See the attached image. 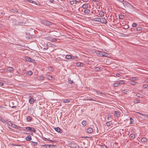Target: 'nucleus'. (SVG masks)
Segmentation results:
<instances>
[{"label":"nucleus","mask_w":148,"mask_h":148,"mask_svg":"<svg viewBox=\"0 0 148 148\" xmlns=\"http://www.w3.org/2000/svg\"><path fill=\"white\" fill-rule=\"evenodd\" d=\"M122 92L125 94H127L128 92L126 90H123L122 91Z\"/></svg>","instance_id":"39"},{"label":"nucleus","mask_w":148,"mask_h":148,"mask_svg":"<svg viewBox=\"0 0 148 148\" xmlns=\"http://www.w3.org/2000/svg\"><path fill=\"white\" fill-rule=\"evenodd\" d=\"M61 102L64 103H68L70 102V100L68 99H63L61 100Z\"/></svg>","instance_id":"13"},{"label":"nucleus","mask_w":148,"mask_h":148,"mask_svg":"<svg viewBox=\"0 0 148 148\" xmlns=\"http://www.w3.org/2000/svg\"><path fill=\"white\" fill-rule=\"evenodd\" d=\"M121 34V36H125V34H123V33H121L120 34Z\"/></svg>","instance_id":"56"},{"label":"nucleus","mask_w":148,"mask_h":148,"mask_svg":"<svg viewBox=\"0 0 148 148\" xmlns=\"http://www.w3.org/2000/svg\"><path fill=\"white\" fill-rule=\"evenodd\" d=\"M111 118V115L109 114H108L107 116V119L109 120Z\"/></svg>","instance_id":"43"},{"label":"nucleus","mask_w":148,"mask_h":148,"mask_svg":"<svg viewBox=\"0 0 148 148\" xmlns=\"http://www.w3.org/2000/svg\"><path fill=\"white\" fill-rule=\"evenodd\" d=\"M0 85L3 86V83L0 82Z\"/></svg>","instance_id":"64"},{"label":"nucleus","mask_w":148,"mask_h":148,"mask_svg":"<svg viewBox=\"0 0 148 148\" xmlns=\"http://www.w3.org/2000/svg\"><path fill=\"white\" fill-rule=\"evenodd\" d=\"M102 51H98L97 52V54L99 55V56H101L102 55Z\"/></svg>","instance_id":"38"},{"label":"nucleus","mask_w":148,"mask_h":148,"mask_svg":"<svg viewBox=\"0 0 148 148\" xmlns=\"http://www.w3.org/2000/svg\"><path fill=\"white\" fill-rule=\"evenodd\" d=\"M43 140L45 141H49V140L48 139H47L45 138H43Z\"/></svg>","instance_id":"49"},{"label":"nucleus","mask_w":148,"mask_h":148,"mask_svg":"<svg viewBox=\"0 0 148 148\" xmlns=\"http://www.w3.org/2000/svg\"><path fill=\"white\" fill-rule=\"evenodd\" d=\"M100 18L99 17H97L94 18L93 19V21H98L99 22L100 21Z\"/></svg>","instance_id":"21"},{"label":"nucleus","mask_w":148,"mask_h":148,"mask_svg":"<svg viewBox=\"0 0 148 148\" xmlns=\"http://www.w3.org/2000/svg\"><path fill=\"white\" fill-rule=\"evenodd\" d=\"M32 38V37L31 36H29V37H27V38L28 39H30L31 38Z\"/></svg>","instance_id":"60"},{"label":"nucleus","mask_w":148,"mask_h":148,"mask_svg":"<svg viewBox=\"0 0 148 148\" xmlns=\"http://www.w3.org/2000/svg\"><path fill=\"white\" fill-rule=\"evenodd\" d=\"M46 77L47 78V79L49 80H52L53 79V77L49 75H47V76Z\"/></svg>","instance_id":"27"},{"label":"nucleus","mask_w":148,"mask_h":148,"mask_svg":"<svg viewBox=\"0 0 148 148\" xmlns=\"http://www.w3.org/2000/svg\"><path fill=\"white\" fill-rule=\"evenodd\" d=\"M7 70L10 71H12L14 70L13 68L11 67H8L7 68Z\"/></svg>","instance_id":"14"},{"label":"nucleus","mask_w":148,"mask_h":148,"mask_svg":"<svg viewBox=\"0 0 148 148\" xmlns=\"http://www.w3.org/2000/svg\"><path fill=\"white\" fill-rule=\"evenodd\" d=\"M99 22L105 24L107 23L106 20L104 18H100Z\"/></svg>","instance_id":"4"},{"label":"nucleus","mask_w":148,"mask_h":148,"mask_svg":"<svg viewBox=\"0 0 148 148\" xmlns=\"http://www.w3.org/2000/svg\"><path fill=\"white\" fill-rule=\"evenodd\" d=\"M96 92H97V93H100V94H102V93L101 92H100V91H97Z\"/></svg>","instance_id":"58"},{"label":"nucleus","mask_w":148,"mask_h":148,"mask_svg":"<svg viewBox=\"0 0 148 148\" xmlns=\"http://www.w3.org/2000/svg\"><path fill=\"white\" fill-rule=\"evenodd\" d=\"M32 118L29 116H28L27 118V121H30L32 120Z\"/></svg>","instance_id":"31"},{"label":"nucleus","mask_w":148,"mask_h":148,"mask_svg":"<svg viewBox=\"0 0 148 148\" xmlns=\"http://www.w3.org/2000/svg\"><path fill=\"white\" fill-rule=\"evenodd\" d=\"M57 40V39L55 38H53L52 39L51 41H56Z\"/></svg>","instance_id":"52"},{"label":"nucleus","mask_w":148,"mask_h":148,"mask_svg":"<svg viewBox=\"0 0 148 148\" xmlns=\"http://www.w3.org/2000/svg\"><path fill=\"white\" fill-rule=\"evenodd\" d=\"M135 135L133 134H131L130 135V137L132 138H134L135 137Z\"/></svg>","instance_id":"35"},{"label":"nucleus","mask_w":148,"mask_h":148,"mask_svg":"<svg viewBox=\"0 0 148 148\" xmlns=\"http://www.w3.org/2000/svg\"><path fill=\"white\" fill-rule=\"evenodd\" d=\"M49 1L51 3H53L54 0H49Z\"/></svg>","instance_id":"63"},{"label":"nucleus","mask_w":148,"mask_h":148,"mask_svg":"<svg viewBox=\"0 0 148 148\" xmlns=\"http://www.w3.org/2000/svg\"><path fill=\"white\" fill-rule=\"evenodd\" d=\"M90 10L87 8L84 11V13H85L86 15L90 13Z\"/></svg>","instance_id":"7"},{"label":"nucleus","mask_w":148,"mask_h":148,"mask_svg":"<svg viewBox=\"0 0 148 148\" xmlns=\"http://www.w3.org/2000/svg\"><path fill=\"white\" fill-rule=\"evenodd\" d=\"M65 58L67 59H71V55H66L65 56Z\"/></svg>","instance_id":"22"},{"label":"nucleus","mask_w":148,"mask_h":148,"mask_svg":"<svg viewBox=\"0 0 148 148\" xmlns=\"http://www.w3.org/2000/svg\"><path fill=\"white\" fill-rule=\"evenodd\" d=\"M55 130L58 132H60L61 130L59 127H56L54 128Z\"/></svg>","instance_id":"17"},{"label":"nucleus","mask_w":148,"mask_h":148,"mask_svg":"<svg viewBox=\"0 0 148 148\" xmlns=\"http://www.w3.org/2000/svg\"><path fill=\"white\" fill-rule=\"evenodd\" d=\"M101 68L98 67H96L95 68V71H100V70H101Z\"/></svg>","instance_id":"25"},{"label":"nucleus","mask_w":148,"mask_h":148,"mask_svg":"<svg viewBox=\"0 0 148 148\" xmlns=\"http://www.w3.org/2000/svg\"><path fill=\"white\" fill-rule=\"evenodd\" d=\"M113 85L114 86L116 87H118L119 86L117 82L116 83H114Z\"/></svg>","instance_id":"44"},{"label":"nucleus","mask_w":148,"mask_h":148,"mask_svg":"<svg viewBox=\"0 0 148 148\" xmlns=\"http://www.w3.org/2000/svg\"><path fill=\"white\" fill-rule=\"evenodd\" d=\"M116 76L118 77H120L121 76V75L119 74H116Z\"/></svg>","instance_id":"57"},{"label":"nucleus","mask_w":148,"mask_h":148,"mask_svg":"<svg viewBox=\"0 0 148 148\" xmlns=\"http://www.w3.org/2000/svg\"><path fill=\"white\" fill-rule=\"evenodd\" d=\"M139 113V114H140L141 115H142V116H148V115L147 114H143L140 113Z\"/></svg>","instance_id":"47"},{"label":"nucleus","mask_w":148,"mask_h":148,"mask_svg":"<svg viewBox=\"0 0 148 148\" xmlns=\"http://www.w3.org/2000/svg\"><path fill=\"white\" fill-rule=\"evenodd\" d=\"M10 11L13 12H18V11L15 8L14 9H10Z\"/></svg>","instance_id":"15"},{"label":"nucleus","mask_w":148,"mask_h":148,"mask_svg":"<svg viewBox=\"0 0 148 148\" xmlns=\"http://www.w3.org/2000/svg\"><path fill=\"white\" fill-rule=\"evenodd\" d=\"M82 125H83L84 126H86L87 125V122H86V121H83L82 122Z\"/></svg>","instance_id":"23"},{"label":"nucleus","mask_w":148,"mask_h":148,"mask_svg":"<svg viewBox=\"0 0 148 148\" xmlns=\"http://www.w3.org/2000/svg\"><path fill=\"white\" fill-rule=\"evenodd\" d=\"M119 82H120V84H123L125 83L124 82V81L123 80H120V81H119Z\"/></svg>","instance_id":"46"},{"label":"nucleus","mask_w":148,"mask_h":148,"mask_svg":"<svg viewBox=\"0 0 148 148\" xmlns=\"http://www.w3.org/2000/svg\"><path fill=\"white\" fill-rule=\"evenodd\" d=\"M35 101H36L35 99H34L33 98H31L29 100V102L30 104H32L34 103Z\"/></svg>","instance_id":"9"},{"label":"nucleus","mask_w":148,"mask_h":148,"mask_svg":"<svg viewBox=\"0 0 148 148\" xmlns=\"http://www.w3.org/2000/svg\"><path fill=\"white\" fill-rule=\"evenodd\" d=\"M134 122V120L133 119H132L131 118L130 119V123H131V124L133 123Z\"/></svg>","instance_id":"32"},{"label":"nucleus","mask_w":148,"mask_h":148,"mask_svg":"<svg viewBox=\"0 0 148 148\" xmlns=\"http://www.w3.org/2000/svg\"><path fill=\"white\" fill-rule=\"evenodd\" d=\"M137 24L136 23H133L132 25V26L133 27H136L137 26Z\"/></svg>","instance_id":"45"},{"label":"nucleus","mask_w":148,"mask_h":148,"mask_svg":"<svg viewBox=\"0 0 148 148\" xmlns=\"http://www.w3.org/2000/svg\"><path fill=\"white\" fill-rule=\"evenodd\" d=\"M25 139L27 141H30L32 140L31 136L30 135H28L25 138Z\"/></svg>","instance_id":"11"},{"label":"nucleus","mask_w":148,"mask_h":148,"mask_svg":"<svg viewBox=\"0 0 148 148\" xmlns=\"http://www.w3.org/2000/svg\"><path fill=\"white\" fill-rule=\"evenodd\" d=\"M70 3L71 5H73L74 4H76V2L75 1H70Z\"/></svg>","instance_id":"36"},{"label":"nucleus","mask_w":148,"mask_h":148,"mask_svg":"<svg viewBox=\"0 0 148 148\" xmlns=\"http://www.w3.org/2000/svg\"><path fill=\"white\" fill-rule=\"evenodd\" d=\"M30 143H31V145L33 146L37 145L38 143L37 142H34L32 141H31Z\"/></svg>","instance_id":"19"},{"label":"nucleus","mask_w":148,"mask_h":148,"mask_svg":"<svg viewBox=\"0 0 148 148\" xmlns=\"http://www.w3.org/2000/svg\"><path fill=\"white\" fill-rule=\"evenodd\" d=\"M33 72L31 71H29L27 72V74L29 75H32L33 74Z\"/></svg>","instance_id":"33"},{"label":"nucleus","mask_w":148,"mask_h":148,"mask_svg":"<svg viewBox=\"0 0 148 148\" xmlns=\"http://www.w3.org/2000/svg\"><path fill=\"white\" fill-rule=\"evenodd\" d=\"M82 64V63H78L77 64V65L78 66H81V64Z\"/></svg>","instance_id":"59"},{"label":"nucleus","mask_w":148,"mask_h":148,"mask_svg":"<svg viewBox=\"0 0 148 148\" xmlns=\"http://www.w3.org/2000/svg\"><path fill=\"white\" fill-rule=\"evenodd\" d=\"M0 120L1 121L3 122H4L5 121L4 120L2 119L1 117H0Z\"/></svg>","instance_id":"51"},{"label":"nucleus","mask_w":148,"mask_h":148,"mask_svg":"<svg viewBox=\"0 0 148 148\" xmlns=\"http://www.w3.org/2000/svg\"><path fill=\"white\" fill-rule=\"evenodd\" d=\"M76 3L80 1V0H75Z\"/></svg>","instance_id":"62"},{"label":"nucleus","mask_w":148,"mask_h":148,"mask_svg":"<svg viewBox=\"0 0 148 148\" xmlns=\"http://www.w3.org/2000/svg\"><path fill=\"white\" fill-rule=\"evenodd\" d=\"M8 124L10 126L14 128H16L17 127V125L10 122H8Z\"/></svg>","instance_id":"5"},{"label":"nucleus","mask_w":148,"mask_h":148,"mask_svg":"<svg viewBox=\"0 0 148 148\" xmlns=\"http://www.w3.org/2000/svg\"><path fill=\"white\" fill-rule=\"evenodd\" d=\"M87 132L88 133H91L93 132V130L92 128L89 127L87 129Z\"/></svg>","instance_id":"6"},{"label":"nucleus","mask_w":148,"mask_h":148,"mask_svg":"<svg viewBox=\"0 0 148 148\" xmlns=\"http://www.w3.org/2000/svg\"><path fill=\"white\" fill-rule=\"evenodd\" d=\"M45 78V77L43 76H39V79L40 80H43Z\"/></svg>","instance_id":"34"},{"label":"nucleus","mask_w":148,"mask_h":148,"mask_svg":"<svg viewBox=\"0 0 148 148\" xmlns=\"http://www.w3.org/2000/svg\"><path fill=\"white\" fill-rule=\"evenodd\" d=\"M112 124V122H111V121H110L107 122L106 123V125L107 126H110Z\"/></svg>","instance_id":"28"},{"label":"nucleus","mask_w":148,"mask_h":148,"mask_svg":"<svg viewBox=\"0 0 148 148\" xmlns=\"http://www.w3.org/2000/svg\"><path fill=\"white\" fill-rule=\"evenodd\" d=\"M88 100H90V101H95V100H94L93 99H91V98L89 99H88Z\"/></svg>","instance_id":"53"},{"label":"nucleus","mask_w":148,"mask_h":148,"mask_svg":"<svg viewBox=\"0 0 148 148\" xmlns=\"http://www.w3.org/2000/svg\"><path fill=\"white\" fill-rule=\"evenodd\" d=\"M99 14L101 16H104V14L103 12L100 11L99 12Z\"/></svg>","instance_id":"20"},{"label":"nucleus","mask_w":148,"mask_h":148,"mask_svg":"<svg viewBox=\"0 0 148 148\" xmlns=\"http://www.w3.org/2000/svg\"><path fill=\"white\" fill-rule=\"evenodd\" d=\"M25 59L26 61H27L29 62H32V60L31 58L28 57H26L25 58Z\"/></svg>","instance_id":"16"},{"label":"nucleus","mask_w":148,"mask_h":148,"mask_svg":"<svg viewBox=\"0 0 148 148\" xmlns=\"http://www.w3.org/2000/svg\"><path fill=\"white\" fill-rule=\"evenodd\" d=\"M130 80H133V81H137L138 80V78L136 77H133L129 79Z\"/></svg>","instance_id":"18"},{"label":"nucleus","mask_w":148,"mask_h":148,"mask_svg":"<svg viewBox=\"0 0 148 148\" xmlns=\"http://www.w3.org/2000/svg\"><path fill=\"white\" fill-rule=\"evenodd\" d=\"M82 7L84 9L87 8L88 7V5L87 3H84L82 5Z\"/></svg>","instance_id":"10"},{"label":"nucleus","mask_w":148,"mask_h":148,"mask_svg":"<svg viewBox=\"0 0 148 148\" xmlns=\"http://www.w3.org/2000/svg\"><path fill=\"white\" fill-rule=\"evenodd\" d=\"M116 82L117 83V84H118V85L119 86V85H121V84H120V82H119V81H117Z\"/></svg>","instance_id":"61"},{"label":"nucleus","mask_w":148,"mask_h":148,"mask_svg":"<svg viewBox=\"0 0 148 148\" xmlns=\"http://www.w3.org/2000/svg\"><path fill=\"white\" fill-rule=\"evenodd\" d=\"M28 1L29 2H30V3H33L34 2V3L36 2L35 1H33L31 0H28Z\"/></svg>","instance_id":"54"},{"label":"nucleus","mask_w":148,"mask_h":148,"mask_svg":"<svg viewBox=\"0 0 148 148\" xmlns=\"http://www.w3.org/2000/svg\"><path fill=\"white\" fill-rule=\"evenodd\" d=\"M147 140V139L145 138H142L141 139V141L142 142H146Z\"/></svg>","instance_id":"24"},{"label":"nucleus","mask_w":148,"mask_h":148,"mask_svg":"<svg viewBox=\"0 0 148 148\" xmlns=\"http://www.w3.org/2000/svg\"><path fill=\"white\" fill-rule=\"evenodd\" d=\"M109 54L105 52H102V56L103 57H108Z\"/></svg>","instance_id":"8"},{"label":"nucleus","mask_w":148,"mask_h":148,"mask_svg":"<svg viewBox=\"0 0 148 148\" xmlns=\"http://www.w3.org/2000/svg\"><path fill=\"white\" fill-rule=\"evenodd\" d=\"M142 27H138L136 28V30L137 31H140L142 30Z\"/></svg>","instance_id":"29"},{"label":"nucleus","mask_w":148,"mask_h":148,"mask_svg":"<svg viewBox=\"0 0 148 148\" xmlns=\"http://www.w3.org/2000/svg\"><path fill=\"white\" fill-rule=\"evenodd\" d=\"M136 95L137 96V97H141V96L142 95L141 94H140L139 93H138L136 94Z\"/></svg>","instance_id":"50"},{"label":"nucleus","mask_w":148,"mask_h":148,"mask_svg":"<svg viewBox=\"0 0 148 148\" xmlns=\"http://www.w3.org/2000/svg\"><path fill=\"white\" fill-rule=\"evenodd\" d=\"M101 148H107V147L105 145H104L101 146Z\"/></svg>","instance_id":"42"},{"label":"nucleus","mask_w":148,"mask_h":148,"mask_svg":"<svg viewBox=\"0 0 148 148\" xmlns=\"http://www.w3.org/2000/svg\"><path fill=\"white\" fill-rule=\"evenodd\" d=\"M42 23L47 26H50L52 24V23L48 21L45 20L42 21Z\"/></svg>","instance_id":"2"},{"label":"nucleus","mask_w":148,"mask_h":148,"mask_svg":"<svg viewBox=\"0 0 148 148\" xmlns=\"http://www.w3.org/2000/svg\"><path fill=\"white\" fill-rule=\"evenodd\" d=\"M114 115L115 116H116V117H118L120 116L119 112L117 111H116L114 112Z\"/></svg>","instance_id":"12"},{"label":"nucleus","mask_w":148,"mask_h":148,"mask_svg":"<svg viewBox=\"0 0 148 148\" xmlns=\"http://www.w3.org/2000/svg\"><path fill=\"white\" fill-rule=\"evenodd\" d=\"M119 18L121 19H123L124 18V16L122 14L120 15L119 16Z\"/></svg>","instance_id":"37"},{"label":"nucleus","mask_w":148,"mask_h":148,"mask_svg":"<svg viewBox=\"0 0 148 148\" xmlns=\"http://www.w3.org/2000/svg\"><path fill=\"white\" fill-rule=\"evenodd\" d=\"M69 147L72 148H83L80 146L73 143H72L69 144Z\"/></svg>","instance_id":"1"},{"label":"nucleus","mask_w":148,"mask_h":148,"mask_svg":"<svg viewBox=\"0 0 148 148\" xmlns=\"http://www.w3.org/2000/svg\"><path fill=\"white\" fill-rule=\"evenodd\" d=\"M68 82L70 84H71L73 83V81L69 79H68Z\"/></svg>","instance_id":"40"},{"label":"nucleus","mask_w":148,"mask_h":148,"mask_svg":"<svg viewBox=\"0 0 148 148\" xmlns=\"http://www.w3.org/2000/svg\"><path fill=\"white\" fill-rule=\"evenodd\" d=\"M136 103H140V100H139L138 99H136Z\"/></svg>","instance_id":"55"},{"label":"nucleus","mask_w":148,"mask_h":148,"mask_svg":"<svg viewBox=\"0 0 148 148\" xmlns=\"http://www.w3.org/2000/svg\"><path fill=\"white\" fill-rule=\"evenodd\" d=\"M51 146H54V145H42V147H45V146H48L50 148L51 147Z\"/></svg>","instance_id":"26"},{"label":"nucleus","mask_w":148,"mask_h":148,"mask_svg":"<svg viewBox=\"0 0 148 148\" xmlns=\"http://www.w3.org/2000/svg\"><path fill=\"white\" fill-rule=\"evenodd\" d=\"M26 129L28 130H29L32 132H33L34 133H35L36 131L34 129V127H25Z\"/></svg>","instance_id":"3"},{"label":"nucleus","mask_w":148,"mask_h":148,"mask_svg":"<svg viewBox=\"0 0 148 148\" xmlns=\"http://www.w3.org/2000/svg\"><path fill=\"white\" fill-rule=\"evenodd\" d=\"M130 84L132 85H134L136 84V82L133 80H131Z\"/></svg>","instance_id":"30"},{"label":"nucleus","mask_w":148,"mask_h":148,"mask_svg":"<svg viewBox=\"0 0 148 148\" xmlns=\"http://www.w3.org/2000/svg\"><path fill=\"white\" fill-rule=\"evenodd\" d=\"M71 59H75L77 58V57L76 56H71Z\"/></svg>","instance_id":"48"},{"label":"nucleus","mask_w":148,"mask_h":148,"mask_svg":"<svg viewBox=\"0 0 148 148\" xmlns=\"http://www.w3.org/2000/svg\"><path fill=\"white\" fill-rule=\"evenodd\" d=\"M143 86L145 88H148V84H144Z\"/></svg>","instance_id":"41"}]
</instances>
